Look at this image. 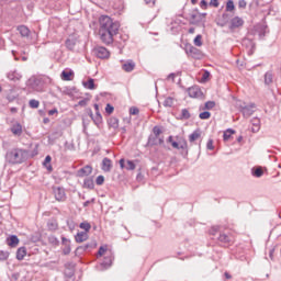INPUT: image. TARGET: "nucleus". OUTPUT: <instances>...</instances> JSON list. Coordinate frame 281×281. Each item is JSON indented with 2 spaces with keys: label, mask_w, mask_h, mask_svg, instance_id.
<instances>
[{
  "label": "nucleus",
  "mask_w": 281,
  "mask_h": 281,
  "mask_svg": "<svg viewBox=\"0 0 281 281\" xmlns=\"http://www.w3.org/2000/svg\"><path fill=\"white\" fill-rule=\"evenodd\" d=\"M201 137V130H195L190 136H189V142H196Z\"/></svg>",
  "instance_id": "obj_28"
},
{
  "label": "nucleus",
  "mask_w": 281,
  "mask_h": 281,
  "mask_svg": "<svg viewBox=\"0 0 281 281\" xmlns=\"http://www.w3.org/2000/svg\"><path fill=\"white\" fill-rule=\"evenodd\" d=\"M91 119L93 120L94 124L97 126H100L102 124V115H95L93 116V112L90 113Z\"/></svg>",
  "instance_id": "obj_30"
},
{
  "label": "nucleus",
  "mask_w": 281,
  "mask_h": 281,
  "mask_svg": "<svg viewBox=\"0 0 281 281\" xmlns=\"http://www.w3.org/2000/svg\"><path fill=\"white\" fill-rule=\"evenodd\" d=\"M7 78L11 82H19V80H21V78H23V75H21V72L16 71V70H11L7 74Z\"/></svg>",
  "instance_id": "obj_6"
},
{
  "label": "nucleus",
  "mask_w": 281,
  "mask_h": 281,
  "mask_svg": "<svg viewBox=\"0 0 281 281\" xmlns=\"http://www.w3.org/2000/svg\"><path fill=\"white\" fill-rule=\"evenodd\" d=\"M25 256H27V250L25 249V247L19 248L16 251V259L23 260V258H25Z\"/></svg>",
  "instance_id": "obj_24"
},
{
  "label": "nucleus",
  "mask_w": 281,
  "mask_h": 281,
  "mask_svg": "<svg viewBox=\"0 0 281 281\" xmlns=\"http://www.w3.org/2000/svg\"><path fill=\"white\" fill-rule=\"evenodd\" d=\"M200 8H202V10H207V1L202 0V1L200 2Z\"/></svg>",
  "instance_id": "obj_54"
},
{
  "label": "nucleus",
  "mask_w": 281,
  "mask_h": 281,
  "mask_svg": "<svg viewBox=\"0 0 281 281\" xmlns=\"http://www.w3.org/2000/svg\"><path fill=\"white\" fill-rule=\"evenodd\" d=\"M123 71H126L127 74H131L135 69V61L133 60H127L122 65Z\"/></svg>",
  "instance_id": "obj_15"
},
{
  "label": "nucleus",
  "mask_w": 281,
  "mask_h": 281,
  "mask_svg": "<svg viewBox=\"0 0 281 281\" xmlns=\"http://www.w3.org/2000/svg\"><path fill=\"white\" fill-rule=\"evenodd\" d=\"M80 229H85L86 234L87 232H89L91 229V224H89L88 222H82L80 225H79Z\"/></svg>",
  "instance_id": "obj_41"
},
{
  "label": "nucleus",
  "mask_w": 281,
  "mask_h": 281,
  "mask_svg": "<svg viewBox=\"0 0 281 281\" xmlns=\"http://www.w3.org/2000/svg\"><path fill=\"white\" fill-rule=\"evenodd\" d=\"M55 113H58L57 109H53L48 112V115H55Z\"/></svg>",
  "instance_id": "obj_62"
},
{
  "label": "nucleus",
  "mask_w": 281,
  "mask_h": 281,
  "mask_svg": "<svg viewBox=\"0 0 281 281\" xmlns=\"http://www.w3.org/2000/svg\"><path fill=\"white\" fill-rule=\"evenodd\" d=\"M87 238H89V235L87 234V232L78 233L75 236L76 243H85V240H87Z\"/></svg>",
  "instance_id": "obj_20"
},
{
  "label": "nucleus",
  "mask_w": 281,
  "mask_h": 281,
  "mask_svg": "<svg viewBox=\"0 0 281 281\" xmlns=\"http://www.w3.org/2000/svg\"><path fill=\"white\" fill-rule=\"evenodd\" d=\"M53 192L55 194L56 201H65L66 194H65L64 188H60V187L54 188Z\"/></svg>",
  "instance_id": "obj_9"
},
{
  "label": "nucleus",
  "mask_w": 281,
  "mask_h": 281,
  "mask_svg": "<svg viewBox=\"0 0 281 281\" xmlns=\"http://www.w3.org/2000/svg\"><path fill=\"white\" fill-rule=\"evenodd\" d=\"M113 111H115V108H113V105H111V104H106V106H105V112L109 114V115H111V113H113Z\"/></svg>",
  "instance_id": "obj_49"
},
{
  "label": "nucleus",
  "mask_w": 281,
  "mask_h": 281,
  "mask_svg": "<svg viewBox=\"0 0 281 281\" xmlns=\"http://www.w3.org/2000/svg\"><path fill=\"white\" fill-rule=\"evenodd\" d=\"M111 265H113V257H105L103 262L101 263V267H103V269H109Z\"/></svg>",
  "instance_id": "obj_27"
},
{
  "label": "nucleus",
  "mask_w": 281,
  "mask_h": 281,
  "mask_svg": "<svg viewBox=\"0 0 281 281\" xmlns=\"http://www.w3.org/2000/svg\"><path fill=\"white\" fill-rule=\"evenodd\" d=\"M207 150H214V139L210 138L206 143Z\"/></svg>",
  "instance_id": "obj_43"
},
{
  "label": "nucleus",
  "mask_w": 281,
  "mask_h": 281,
  "mask_svg": "<svg viewBox=\"0 0 281 281\" xmlns=\"http://www.w3.org/2000/svg\"><path fill=\"white\" fill-rule=\"evenodd\" d=\"M106 254V246H101L98 251V256H104Z\"/></svg>",
  "instance_id": "obj_50"
},
{
  "label": "nucleus",
  "mask_w": 281,
  "mask_h": 281,
  "mask_svg": "<svg viewBox=\"0 0 281 281\" xmlns=\"http://www.w3.org/2000/svg\"><path fill=\"white\" fill-rule=\"evenodd\" d=\"M93 54L94 56H97V58H101V59L109 58V56H111V53H109V49L102 46L95 47L93 49Z\"/></svg>",
  "instance_id": "obj_5"
},
{
  "label": "nucleus",
  "mask_w": 281,
  "mask_h": 281,
  "mask_svg": "<svg viewBox=\"0 0 281 281\" xmlns=\"http://www.w3.org/2000/svg\"><path fill=\"white\" fill-rule=\"evenodd\" d=\"M120 167L122 168V170H124V168H126L127 170H135L136 166H135V162H133V160H127L126 162V166L124 165L125 164V160L124 158H122L120 161Z\"/></svg>",
  "instance_id": "obj_13"
},
{
  "label": "nucleus",
  "mask_w": 281,
  "mask_h": 281,
  "mask_svg": "<svg viewBox=\"0 0 281 281\" xmlns=\"http://www.w3.org/2000/svg\"><path fill=\"white\" fill-rule=\"evenodd\" d=\"M236 10V5L234 4L233 0H228L226 2V12H234Z\"/></svg>",
  "instance_id": "obj_32"
},
{
  "label": "nucleus",
  "mask_w": 281,
  "mask_h": 281,
  "mask_svg": "<svg viewBox=\"0 0 281 281\" xmlns=\"http://www.w3.org/2000/svg\"><path fill=\"white\" fill-rule=\"evenodd\" d=\"M191 114L188 109H182L180 114V120H190Z\"/></svg>",
  "instance_id": "obj_29"
},
{
  "label": "nucleus",
  "mask_w": 281,
  "mask_h": 281,
  "mask_svg": "<svg viewBox=\"0 0 281 281\" xmlns=\"http://www.w3.org/2000/svg\"><path fill=\"white\" fill-rule=\"evenodd\" d=\"M40 105H41V102H38V100L36 99L30 100L29 102V106H31V109H38Z\"/></svg>",
  "instance_id": "obj_38"
},
{
  "label": "nucleus",
  "mask_w": 281,
  "mask_h": 281,
  "mask_svg": "<svg viewBox=\"0 0 281 281\" xmlns=\"http://www.w3.org/2000/svg\"><path fill=\"white\" fill-rule=\"evenodd\" d=\"M217 240L223 245V247H229V245H233L234 243V236L223 233L220 234Z\"/></svg>",
  "instance_id": "obj_3"
},
{
  "label": "nucleus",
  "mask_w": 281,
  "mask_h": 281,
  "mask_svg": "<svg viewBox=\"0 0 281 281\" xmlns=\"http://www.w3.org/2000/svg\"><path fill=\"white\" fill-rule=\"evenodd\" d=\"M171 146H172V148H177V150H179V143H177V142H171Z\"/></svg>",
  "instance_id": "obj_60"
},
{
  "label": "nucleus",
  "mask_w": 281,
  "mask_h": 281,
  "mask_svg": "<svg viewBox=\"0 0 281 281\" xmlns=\"http://www.w3.org/2000/svg\"><path fill=\"white\" fill-rule=\"evenodd\" d=\"M97 186H102L104 183V176H98L95 179Z\"/></svg>",
  "instance_id": "obj_47"
},
{
  "label": "nucleus",
  "mask_w": 281,
  "mask_h": 281,
  "mask_svg": "<svg viewBox=\"0 0 281 281\" xmlns=\"http://www.w3.org/2000/svg\"><path fill=\"white\" fill-rule=\"evenodd\" d=\"M251 124H252V133H258L260 131V119L255 117L251 120Z\"/></svg>",
  "instance_id": "obj_25"
},
{
  "label": "nucleus",
  "mask_w": 281,
  "mask_h": 281,
  "mask_svg": "<svg viewBox=\"0 0 281 281\" xmlns=\"http://www.w3.org/2000/svg\"><path fill=\"white\" fill-rule=\"evenodd\" d=\"M245 25V20L243 18L236 15L229 21V30H238Z\"/></svg>",
  "instance_id": "obj_4"
},
{
  "label": "nucleus",
  "mask_w": 281,
  "mask_h": 281,
  "mask_svg": "<svg viewBox=\"0 0 281 281\" xmlns=\"http://www.w3.org/2000/svg\"><path fill=\"white\" fill-rule=\"evenodd\" d=\"M89 104V99H82L78 102V106H87Z\"/></svg>",
  "instance_id": "obj_51"
},
{
  "label": "nucleus",
  "mask_w": 281,
  "mask_h": 281,
  "mask_svg": "<svg viewBox=\"0 0 281 281\" xmlns=\"http://www.w3.org/2000/svg\"><path fill=\"white\" fill-rule=\"evenodd\" d=\"M186 52L192 56V58H201V50L194 46H187Z\"/></svg>",
  "instance_id": "obj_10"
},
{
  "label": "nucleus",
  "mask_w": 281,
  "mask_h": 281,
  "mask_svg": "<svg viewBox=\"0 0 281 281\" xmlns=\"http://www.w3.org/2000/svg\"><path fill=\"white\" fill-rule=\"evenodd\" d=\"M99 36L102 43L111 45L113 43V36L120 32V23L113 22V19L109 15H101L99 19Z\"/></svg>",
  "instance_id": "obj_1"
},
{
  "label": "nucleus",
  "mask_w": 281,
  "mask_h": 281,
  "mask_svg": "<svg viewBox=\"0 0 281 281\" xmlns=\"http://www.w3.org/2000/svg\"><path fill=\"white\" fill-rule=\"evenodd\" d=\"M61 245H64V256H69V254H71V240L67 239L66 237H61Z\"/></svg>",
  "instance_id": "obj_7"
},
{
  "label": "nucleus",
  "mask_w": 281,
  "mask_h": 281,
  "mask_svg": "<svg viewBox=\"0 0 281 281\" xmlns=\"http://www.w3.org/2000/svg\"><path fill=\"white\" fill-rule=\"evenodd\" d=\"M93 199L92 200H88L83 203V207H89V204L93 203Z\"/></svg>",
  "instance_id": "obj_59"
},
{
  "label": "nucleus",
  "mask_w": 281,
  "mask_h": 281,
  "mask_svg": "<svg viewBox=\"0 0 281 281\" xmlns=\"http://www.w3.org/2000/svg\"><path fill=\"white\" fill-rule=\"evenodd\" d=\"M40 80L36 78H31L27 81V87H31V89H33V91H43V89L38 86L40 85Z\"/></svg>",
  "instance_id": "obj_12"
},
{
  "label": "nucleus",
  "mask_w": 281,
  "mask_h": 281,
  "mask_svg": "<svg viewBox=\"0 0 281 281\" xmlns=\"http://www.w3.org/2000/svg\"><path fill=\"white\" fill-rule=\"evenodd\" d=\"M93 247H95L94 244H86L83 246H79L77 251H87V249H93Z\"/></svg>",
  "instance_id": "obj_34"
},
{
  "label": "nucleus",
  "mask_w": 281,
  "mask_h": 281,
  "mask_svg": "<svg viewBox=\"0 0 281 281\" xmlns=\"http://www.w3.org/2000/svg\"><path fill=\"white\" fill-rule=\"evenodd\" d=\"M254 109H256V105L254 104L244 106L241 109L244 117H251V115H254Z\"/></svg>",
  "instance_id": "obj_14"
},
{
  "label": "nucleus",
  "mask_w": 281,
  "mask_h": 281,
  "mask_svg": "<svg viewBox=\"0 0 281 281\" xmlns=\"http://www.w3.org/2000/svg\"><path fill=\"white\" fill-rule=\"evenodd\" d=\"M265 85L269 87V85H273V72L272 71H267L265 74Z\"/></svg>",
  "instance_id": "obj_23"
},
{
  "label": "nucleus",
  "mask_w": 281,
  "mask_h": 281,
  "mask_svg": "<svg viewBox=\"0 0 281 281\" xmlns=\"http://www.w3.org/2000/svg\"><path fill=\"white\" fill-rule=\"evenodd\" d=\"M186 148H188L187 142L179 143V150H186Z\"/></svg>",
  "instance_id": "obj_53"
},
{
  "label": "nucleus",
  "mask_w": 281,
  "mask_h": 281,
  "mask_svg": "<svg viewBox=\"0 0 281 281\" xmlns=\"http://www.w3.org/2000/svg\"><path fill=\"white\" fill-rule=\"evenodd\" d=\"M214 106H216V102H214V101H207V102L204 104L203 110H204V111H212V109H214Z\"/></svg>",
  "instance_id": "obj_33"
},
{
  "label": "nucleus",
  "mask_w": 281,
  "mask_h": 281,
  "mask_svg": "<svg viewBox=\"0 0 281 281\" xmlns=\"http://www.w3.org/2000/svg\"><path fill=\"white\" fill-rule=\"evenodd\" d=\"M111 168H113L111 159L103 158V160H102V171L103 172H111Z\"/></svg>",
  "instance_id": "obj_17"
},
{
  "label": "nucleus",
  "mask_w": 281,
  "mask_h": 281,
  "mask_svg": "<svg viewBox=\"0 0 281 281\" xmlns=\"http://www.w3.org/2000/svg\"><path fill=\"white\" fill-rule=\"evenodd\" d=\"M85 186H87L88 188H93V181H91V180H86V181H85Z\"/></svg>",
  "instance_id": "obj_58"
},
{
  "label": "nucleus",
  "mask_w": 281,
  "mask_h": 281,
  "mask_svg": "<svg viewBox=\"0 0 281 281\" xmlns=\"http://www.w3.org/2000/svg\"><path fill=\"white\" fill-rule=\"evenodd\" d=\"M18 32L23 38H27L30 36V29L25 25L18 26Z\"/></svg>",
  "instance_id": "obj_18"
},
{
  "label": "nucleus",
  "mask_w": 281,
  "mask_h": 281,
  "mask_svg": "<svg viewBox=\"0 0 281 281\" xmlns=\"http://www.w3.org/2000/svg\"><path fill=\"white\" fill-rule=\"evenodd\" d=\"M216 232H218V226H213V227L211 228V231H210V234H211L212 236H215V235H216Z\"/></svg>",
  "instance_id": "obj_55"
},
{
  "label": "nucleus",
  "mask_w": 281,
  "mask_h": 281,
  "mask_svg": "<svg viewBox=\"0 0 281 281\" xmlns=\"http://www.w3.org/2000/svg\"><path fill=\"white\" fill-rule=\"evenodd\" d=\"M210 5H212L213 8H218L220 5L218 0H211Z\"/></svg>",
  "instance_id": "obj_56"
},
{
  "label": "nucleus",
  "mask_w": 281,
  "mask_h": 281,
  "mask_svg": "<svg viewBox=\"0 0 281 281\" xmlns=\"http://www.w3.org/2000/svg\"><path fill=\"white\" fill-rule=\"evenodd\" d=\"M7 243L9 247H16L19 245V237L16 235H11L8 239Z\"/></svg>",
  "instance_id": "obj_21"
},
{
  "label": "nucleus",
  "mask_w": 281,
  "mask_h": 281,
  "mask_svg": "<svg viewBox=\"0 0 281 281\" xmlns=\"http://www.w3.org/2000/svg\"><path fill=\"white\" fill-rule=\"evenodd\" d=\"M175 78H177V75H175V74L168 75V80H175Z\"/></svg>",
  "instance_id": "obj_61"
},
{
  "label": "nucleus",
  "mask_w": 281,
  "mask_h": 281,
  "mask_svg": "<svg viewBox=\"0 0 281 281\" xmlns=\"http://www.w3.org/2000/svg\"><path fill=\"white\" fill-rule=\"evenodd\" d=\"M130 115H139V109L135 106L130 108Z\"/></svg>",
  "instance_id": "obj_45"
},
{
  "label": "nucleus",
  "mask_w": 281,
  "mask_h": 281,
  "mask_svg": "<svg viewBox=\"0 0 281 281\" xmlns=\"http://www.w3.org/2000/svg\"><path fill=\"white\" fill-rule=\"evenodd\" d=\"M91 172H93V168L87 165L77 171V177H89Z\"/></svg>",
  "instance_id": "obj_11"
},
{
  "label": "nucleus",
  "mask_w": 281,
  "mask_h": 281,
  "mask_svg": "<svg viewBox=\"0 0 281 281\" xmlns=\"http://www.w3.org/2000/svg\"><path fill=\"white\" fill-rule=\"evenodd\" d=\"M188 93L190 98H201L203 95V92L201 91V88H199V86L189 88Z\"/></svg>",
  "instance_id": "obj_8"
},
{
  "label": "nucleus",
  "mask_w": 281,
  "mask_h": 281,
  "mask_svg": "<svg viewBox=\"0 0 281 281\" xmlns=\"http://www.w3.org/2000/svg\"><path fill=\"white\" fill-rule=\"evenodd\" d=\"M199 117L200 120H210V117H212V113H210L209 111H204L200 113Z\"/></svg>",
  "instance_id": "obj_40"
},
{
  "label": "nucleus",
  "mask_w": 281,
  "mask_h": 281,
  "mask_svg": "<svg viewBox=\"0 0 281 281\" xmlns=\"http://www.w3.org/2000/svg\"><path fill=\"white\" fill-rule=\"evenodd\" d=\"M72 74H74V72H71V71L64 70V71L61 72V78H63V80H71Z\"/></svg>",
  "instance_id": "obj_37"
},
{
  "label": "nucleus",
  "mask_w": 281,
  "mask_h": 281,
  "mask_svg": "<svg viewBox=\"0 0 281 281\" xmlns=\"http://www.w3.org/2000/svg\"><path fill=\"white\" fill-rule=\"evenodd\" d=\"M263 173L265 172L262 171V168H260V167L255 169V172H252L254 177H257V178L262 177Z\"/></svg>",
  "instance_id": "obj_42"
},
{
  "label": "nucleus",
  "mask_w": 281,
  "mask_h": 281,
  "mask_svg": "<svg viewBox=\"0 0 281 281\" xmlns=\"http://www.w3.org/2000/svg\"><path fill=\"white\" fill-rule=\"evenodd\" d=\"M11 133L13 135H22L23 134V125L21 123H15L11 126Z\"/></svg>",
  "instance_id": "obj_16"
},
{
  "label": "nucleus",
  "mask_w": 281,
  "mask_h": 281,
  "mask_svg": "<svg viewBox=\"0 0 281 281\" xmlns=\"http://www.w3.org/2000/svg\"><path fill=\"white\" fill-rule=\"evenodd\" d=\"M5 161L12 165L23 164L25 161V150L19 148L10 149L7 151Z\"/></svg>",
  "instance_id": "obj_2"
},
{
  "label": "nucleus",
  "mask_w": 281,
  "mask_h": 281,
  "mask_svg": "<svg viewBox=\"0 0 281 281\" xmlns=\"http://www.w3.org/2000/svg\"><path fill=\"white\" fill-rule=\"evenodd\" d=\"M202 40H203V36H201V35H196L195 36V38L193 41L195 47H201L203 45Z\"/></svg>",
  "instance_id": "obj_36"
},
{
  "label": "nucleus",
  "mask_w": 281,
  "mask_h": 281,
  "mask_svg": "<svg viewBox=\"0 0 281 281\" xmlns=\"http://www.w3.org/2000/svg\"><path fill=\"white\" fill-rule=\"evenodd\" d=\"M156 0H145L146 5H149V8H153L155 5Z\"/></svg>",
  "instance_id": "obj_57"
},
{
  "label": "nucleus",
  "mask_w": 281,
  "mask_h": 281,
  "mask_svg": "<svg viewBox=\"0 0 281 281\" xmlns=\"http://www.w3.org/2000/svg\"><path fill=\"white\" fill-rule=\"evenodd\" d=\"M207 78H210V72H209V71H205V72L203 74V79H204V80H207Z\"/></svg>",
  "instance_id": "obj_63"
},
{
  "label": "nucleus",
  "mask_w": 281,
  "mask_h": 281,
  "mask_svg": "<svg viewBox=\"0 0 281 281\" xmlns=\"http://www.w3.org/2000/svg\"><path fill=\"white\" fill-rule=\"evenodd\" d=\"M48 243L50 245H55V246H58L60 244V241L58 240V238L54 235L49 236L48 237Z\"/></svg>",
  "instance_id": "obj_39"
},
{
  "label": "nucleus",
  "mask_w": 281,
  "mask_h": 281,
  "mask_svg": "<svg viewBox=\"0 0 281 281\" xmlns=\"http://www.w3.org/2000/svg\"><path fill=\"white\" fill-rule=\"evenodd\" d=\"M52 162V156H46L44 160V166H46L47 170H52V166L47 167V164Z\"/></svg>",
  "instance_id": "obj_44"
},
{
  "label": "nucleus",
  "mask_w": 281,
  "mask_h": 281,
  "mask_svg": "<svg viewBox=\"0 0 281 281\" xmlns=\"http://www.w3.org/2000/svg\"><path fill=\"white\" fill-rule=\"evenodd\" d=\"M108 124L110 128H119L120 127V120L117 117H110L108 120Z\"/></svg>",
  "instance_id": "obj_22"
},
{
  "label": "nucleus",
  "mask_w": 281,
  "mask_h": 281,
  "mask_svg": "<svg viewBox=\"0 0 281 281\" xmlns=\"http://www.w3.org/2000/svg\"><path fill=\"white\" fill-rule=\"evenodd\" d=\"M224 276H225L226 280H232V274H229L228 272H225Z\"/></svg>",
  "instance_id": "obj_64"
},
{
  "label": "nucleus",
  "mask_w": 281,
  "mask_h": 281,
  "mask_svg": "<svg viewBox=\"0 0 281 281\" xmlns=\"http://www.w3.org/2000/svg\"><path fill=\"white\" fill-rule=\"evenodd\" d=\"M82 85L85 89H89L90 91H93L95 89V81L93 78H89L88 81H82Z\"/></svg>",
  "instance_id": "obj_19"
},
{
  "label": "nucleus",
  "mask_w": 281,
  "mask_h": 281,
  "mask_svg": "<svg viewBox=\"0 0 281 281\" xmlns=\"http://www.w3.org/2000/svg\"><path fill=\"white\" fill-rule=\"evenodd\" d=\"M238 8H239V10H245V8H247V1L239 0L238 1Z\"/></svg>",
  "instance_id": "obj_48"
},
{
  "label": "nucleus",
  "mask_w": 281,
  "mask_h": 281,
  "mask_svg": "<svg viewBox=\"0 0 281 281\" xmlns=\"http://www.w3.org/2000/svg\"><path fill=\"white\" fill-rule=\"evenodd\" d=\"M162 104H164V106H167V108L173 106L175 99L171 97H168L167 99H165Z\"/></svg>",
  "instance_id": "obj_35"
},
{
  "label": "nucleus",
  "mask_w": 281,
  "mask_h": 281,
  "mask_svg": "<svg viewBox=\"0 0 281 281\" xmlns=\"http://www.w3.org/2000/svg\"><path fill=\"white\" fill-rule=\"evenodd\" d=\"M153 133H154L155 137H159V135L161 133V128L159 126H154Z\"/></svg>",
  "instance_id": "obj_46"
},
{
  "label": "nucleus",
  "mask_w": 281,
  "mask_h": 281,
  "mask_svg": "<svg viewBox=\"0 0 281 281\" xmlns=\"http://www.w3.org/2000/svg\"><path fill=\"white\" fill-rule=\"evenodd\" d=\"M66 47L70 52L74 50L76 47V40H66Z\"/></svg>",
  "instance_id": "obj_31"
},
{
  "label": "nucleus",
  "mask_w": 281,
  "mask_h": 281,
  "mask_svg": "<svg viewBox=\"0 0 281 281\" xmlns=\"http://www.w3.org/2000/svg\"><path fill=\"white\" fill-rule=\"evenodd\" d=\"M236 134V131L232 130V128H228L224 132L223 134V139L224 142H229L232 135H235Z\"/></svg>",
  "instance_id": "obj_26"
},
{
  "label": "nucleus",
  "mask_w": 281,
  "mask_h": 281,
  "mask_svg": "<svg viewBox=\"0 0 281 281\" xmlns=\"http://www.w3.org/2000/svg\"><path fill=\"white\" fill-rule=\"evenodd\" d=\"M0 260H8V252L0 250Z\"/></svg>",
  "instance_id": "obj_52"
}]
</instances>
